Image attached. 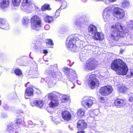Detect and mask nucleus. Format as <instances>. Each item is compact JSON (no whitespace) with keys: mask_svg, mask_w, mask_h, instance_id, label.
I'll return each mask as SVG.
<instances>
[{"mask_svg":"<svg viewBox=\"0 0 133 133\" xmlns=\"http://www.w3.org/2000/svg\"><path fill=\"white\" fill-rule=\"evenodd\" d=\"M15 127L14 126L13 124L12 123L8 126L7 128V130L10 133H14L13 132L14 129H15Z\"/></svg>","mask_w":133,"mask_h":133,"instance_id":"obj_29","label":"nucleus"},{"mask_svg":"<svg viewBox=\"0 0 133 133\" xmlns=\"http://www.w3.org/2000/svg\"><path fill=\"white\" fill-rule=\"evenodd\" d=\"M64 71L65 74L67 75L69 74V72H71L72 71L71 70H70L68 68H64Z\"/></svg>","mask_w":133,"mask_h":133,"instance_id":"obj_42","label":"nucleus"},{"mask_svg":"<svg viewBox=\"0 0 133 133\" xmlns=\"http://www.w3.org/2000/svg\"><path fill=\"white\" fill-rule=\"evenodd\" d=\"M77 133H84V132L83 131H78L77 132Z\"/></svg>","mask_w":133,"mask_h":133,"instance_id":"obj_52","label":"nucleus"},{"mask_svg":"<svg viewBox=\"0 0 133 133\" xmlns=\"http://www.w3.org/2000/svg\"><path fill=\"white\" fill-rule=\"evenodd\" d=\"M80 41L77 37L67 39L66 45L67 48L73 52H76L79 49L78 44Z\"/></svg>","mask_w":133,"mask_h":133,"instance_id":"obj_3","label":"nucleus"},{"mask_svg":"<svg viewBox=\"0 0 133 133\" xmlns=\"http://www.w3.org/2000/svg\"><path fill=\"white\" fill-rule=\"evenodd\" d=\"M69 127L70 130H73V128L72 127H71L70 125L69 126Z\"/></svg>","mask_w":133,"mask_h":133,"instance_id":"obj_53","label":"nucleus"},{"mask_svg":"<svg viewBox=\"0 0 133 133\" xmlns=\"http://www.w3.org/2000/svg\"><path fill=\"white\" fill-rule=\"evenodd\" d=\"M87 81L89 86L91 89H93L95 87H98L99 84L98 80L96 78V75L92 73L88 74Z\"/></svg>","mask_w":133,"mask_h":133,"instance_id":"obj_5","label":"nucleus"},{"mask_svg":"<svg viewBox=\"0 0 133 133\" xmlns=\"http://www.w3.org/2000/svg\"><path fill=\"white\" fill-rule=\"evenodd\" d=\"M33 89L30 87L28 88L26 90L25 94V97L26 99L28 98L27 96H31L33 95Z\"/></svg>","mask_w":133,"mask_h":133,"instance_id":"obj_21","label":"nucleus"},{"mask_svg":"<svg viewBox=\"0 0 133 133\" xmlns=\"http://www.w3.org/2000/svg\"><path fill=\"white\" fill-rule=\"evenodd\" d=\"M9 0H2L0 2V8L2 9H6L9 7Z\"/></svg>","mask_w":133,"mask_h":133,"instance_id":"obj_19","label":"nucleus"},{"mask_svg":"<svg viewBox=\"0 0 133 133\" xmlns=\"http://www.w3.org/2000/svg\"><path fill=\"white\" fill-rule=\"evenodd\" d=\"M1 103L2 102L0 100V105H1Z\"/></svg>","mask_w":133,"mask_h":133,"instance_id":"obj_59","label":"nucleus"},{"mask_svg":"<svg viewBox=\"0 0 133 133\" xmlns=\"http://www.w3.org/2000/svg\"><path fill=\"white\" fill-rule=\"evenodd\" d=\"M43 53L46 55L48 53V51L46 50H44L43 51Z\"/></svg>","mask_w":133,"mask_h":133,"instance_id":"obj_50","label":"nucleus"},{"mask_svg":"<svg viewBox=\"0 0 133 133\" xmlns=\"http://www.w3.org/2000/svg\"><path fill=\"white\" fill-rule=\"evenodd\" d=\"M58 104V100L56 99H52L49 104L50 107L51 108L55 107Z\"/></svg>","mask_w":133,"mask_h":133,"instance_id":"obj_24","label":"nucleus"},{"mask_svg":"<svg viewBox=\"0 0 133 133\" xmlns=\"http://www.w3.org/2000/svg\"><path fill=\"white\" fill-rule=\"evenodd\" d=\"M47 75H48L49 77L46 78V82L47 83L49 87H52L55 84V83H53L52 80L49 79V77L51 78L55 77L56 75L55 73L54 72L53 70H50L48 71Z\"/></svg>","mask_w":133,"mask_h":133,"instance_id":"obj_10","label":"nucleus"},{"mask_svg":"<svg viewBox=\"0 0 133 133\" xmlns=\"http://www.w3.org/2000/svg\"><path fill=\"white\" fill-rule=\"evenodd\" d=\"M59 95V93L55 92H53L48 94V98L51 100L52 99H56L57 97Z\"/></svg>","mask_w":133,"mask_h":133,"instance_id":"obj_22","label":"nucleus"},{"mask_svg":"<svg viewBox=\"0 0 133 133\" xmlns=\"http://www.w3.org/2000/svg\"><path fill=\"white\" fill-rule=\"evenodd\" d=\"M95 1H99V0H94Z\"/></svg>","mask_w":133,"mask_h":133,"instance_id":"obj_60","label":"nucleus"},{"mask_svg":"<svg viewBox=\"0 0 133 133\" xmlns=\"http://www.w3.org/2000/svg\"><path fill=\"white\" fill-rule=\"evenodd\" d=\"M31 52L30 53V54H31ZM30 57L31 58H32V59H33V58H32V57H31V56H30Z\"/></svg>","mask_w":133,"mask_h":133,"instance_id":"obj_61","label":"nucleus"},{"mask_svg":"<svg viewBox=\"0 0 133 133\" xmlns=\"http://www.w3.org/2000/svg\"><path fill=\"white\" fill-rule=\"evenodd\" d=\"M93 112L94 114L96 116L97 115L99 112V110L97 109H96L94 110Z\"/></svg>","mask_w":133,"mask_h":133,"instance_id":"obj_46","label":"nucleus"},{"mask_svg":"<svg viewBox=\"0 0 133 133\" xmlns=\"http://www.w3.org/2000/svg\"><path fill=\"white\" fill-rule=\"evenodd\" d=\"M72 73H73V75L74 77V79L75 78H77V75L75 71L74 70H73ZM72 74H70L69 76H68L67 77H68L69 80L70 82H71L73 84L72 80L73 78V76H72Z\"/></svg>","mask_w":133,"mask_h":133,"instance_id":"obj_28","label":"nucleus"},{"mask_svg":"<svg viewBox=\"0 0 133 133\" xmlns=\"http://www.w3.org/2000/svg\"><path fill=\"white\" fill-rule=\"evenodd\" d=\"M61 0H56V1H60Z\"/></svg>","mask_w":133,"mask_h":133,"instance_id":"obj_62","label":"nucleus"},{"mask_svg":"<svg viewBox=\"0 0 133 133\" xmlns=\"http://www.w3.org/2000/svg\"><path fill=\"white\" fill-rule=\"evenodd\" d=\"M46 45L48 47H50V46L54 45L51 39H48L46 40Z\"/></svg>","mask_w":133,"mask_h":133,"instance_id":"obj_37","label":"nucleus"},{"mask_svg":"<svg viewBox=\"0 0 133 133\" xmlns=\"http://www.w3.org/2000/svg\"><path fill=\"white\" fill-rule=\"evenodd\" d=\"M35 71L34 72V73L35 72H37V68H35Z\"/></svg>","mask_w":133,"mask_h":133,"instance_id":"obj_55","label":"nucleus"},{"mask_svg":"<svg viewBox=\"0 0 133 133\" xmlns=\"http://www.w3.org/2000/svg\"><path fill=\"white\" fill-rule=\"evenodd\" d=\"M92 38L96 40L102 41L104 38V36L102 33L98 32L97 31V32L93 35Z\"/></svg>","mask_w":133,"mask_h":133,"instance_id":"obj_17","label":"nucleus"},{"mask_svg":"<svg viewBox=\"0 0 133 133\" xmlns=\"http://www.w3.org/2000/svg\"><path fill=\"white\" fill-rule=\"evenodd\" d=\"M15 72L17 75L19 76L22 74L21 71L18 69H16L15 71Z\"/></svg>","mask_w":133,"mask_h":133,"instance_id":"obj_40","label":"nucleus"},{"mask_svg":"<svg viewBox=\"0 0 133 133\" xmlns=\"http://www.w3.org/2000/svg\"><path fill=\"white\" fill-rule=\"evenodd\" d=\"M74 25L75 27L78 29H80L82 26V24L80 19H78L75 21Z\"/></svg>","mask_w":133,"mask_h":133,"instance_id":"obj_26","label":"nucleus"},{"mask_svg":"<svg viewBox=\"0 0 133 133\" xmlns=\"http://www.w3.org/2000/svg\"><path fill=\"white\" fill-rule=\"evenodd\" d=\"M31 20L30 18L28 17H25L23 18L22 21V23L24 26H27L29 25L31 22Z\"/></svg>","mask_w":133,"mask_h":133,"instance_id":"obj_25","label":"nucleus"},{"mask_svg":"<svg viewBox=\"0 0 133 133\" xmlns=\"http://www.w3.org/2000/svg\"><path fill=\"white\" fill-rule=\"evenodd\" d=\"M18 59H17L16 61H18Z\"/></svg>","mask_w":133,"mask_h":133,"instance_id":"obj_64","label":"nucleus"},{"mask_svg":"<svg viewBox=\"0 0 133 133\" xmlns=\"http://www.w3.org/2000/svg\"><path fill=\"white\" fill-rule=\"evenodd\" d=\"M129 95H130L131 96L130 97L129 100L130 102H132L133 101V94L130 93Z\"/></svg>","mask_w":133,"mask_h":133,"instance_id":"obj_43","label":"nucleus"},{"mask_svg":"<svg viewBox=\"0 0 133 133\" xmlns=\"http://www.w3.org/2000/svg\"><path fill=\"white\" fill-rule=\"evenodd\" d=\"M21 0H12V3L14 6H17L19 5Z\"/></svg>","mask_w":133,"mask_h":133,"instance_id":"obj_33","label":"nucleus"},{"mask_svg":"<svg viewBox=\"0 0 133 133\" xmlns=\"http://www.w3.org/2000/svg\"><path fill=\"white\" fill-rule=\"evenodd\" d=\"M13 132L14 133H18L17 132H15L14 130Z\"/></svg>","mask_w":133,"mask_h":133,"instance_id":"obj_56","label":"nucleus"},{"mask_svg":"<svg viewBox=\"0 0 133 133\" xmlns=\"http://www.w3.org/2000/svg\"><path fill=\"white\" fill-rule=\"evenodd\" d=\"M7 108L6 109H4L5 110H6L8 109V106H7Z\"/></svg>","mask_w":133,"mask_h":133,"instance_id":"obj_57","label":"nucleus"},{"mask_svg":"<svg viewBox=\"0 0 133 133\" xmlns=\"http://www.w3.org/2000/svg\"><path fill=\"white\" fill-rule=\"evenodd\" d=\"M42 11H44L46 10H50L51 8H50L49 5L47 4H45L41 8Z\"/></svg>","mask_w":133,"mask_h":133,"instance_id":"obj_34","label":"nucleus"},{"mask_svg":"<svg viewBox=\"0 0 133 133\" xmlns=\"http://www.w3.org/2000/svg\"><path fill=\"white\" fill-rule=\"evenodd\" d=\"M121 4V6L122 8H127L129 7L130 4L128 1L124 0L122 2Z\"/></svg>","mask_w":133,"mask_h":133,"instance_id":"obj_27","label":"nucleus"},{"mask_svg":"<svg viewBox=\"0 0 133 133\" xmlns=\"http://www.w3.org/2000/svg\"><path fill=\"white\" fill-rule=\"evenodd\" d=\"M127 28L123 27L119 23H117L111 26V32L110 36V38L116 41L120 37H124L129 30H133V19L129 20L126 22Z\"/></svg>","mask_w":133,"mask_h":133,"instance_id":"obj_1","label":"nucleus"},{"mask_svg":"<svg viewBox=\"0 0 133 133\" xmlns=\"http://www.w3.org/2000/svg\"><path fill=\"white\" fill-rule=\"evenodd\" d=\"M97 64V61L93 58H90L86 61L83 68L86 71L94 70Z\"/></svg>","mask_w":133,"mask_h":133,"instance_id":"obj_7","label":"nucleus"},{"mask_svg":"<svg viewBox=\"0 0 133 133\" xmlns=\"http://www.w3.org/2000/svg\"><path fill=\"white\" fill-rule=\"evenodd\" d=\"M31 23V27L32 29L38 30L40 29L42 27V21L40 18L37 15L32 17Z\"/></svg>","mask_w":133,"mask_h":133,"instance_id":"obj_4","label":"nucleus"},{"mask_svg":"<svg viewBox=\"0 0 133 133\" xmlns=\"http://www.w3.org/2000/svg\"><path fill=\"white\" fill-rule=\"evenodd\" d=\"M22 122V121L20 119L17 120L16 122H14L12 123L14 126L15 127V129H17V127Z\"/></svg>","mask_w":133,"mask_h":133,"instance_id":"obj_35","label":"nucleus"},{"mask_svg":"<svg viewBox=\"0 0 133 133\" xmlns=\"http://www.w3.org/2000/svg\"><path fill=\"white\" fill-rule=\"evenodd\" d=\"M128 89L124 85H122L119 87L118 90L121 92H125L128 91Z\"/></svg>","mask_w":133,"mask_h":133,"instance_id":"obj_32","label":"nucleus"},{"mask_svg":"<svg viewBox=\"0 0 133 133\" xmlns=\"http://www.w3.org/2000/svg\"><path fill=\"white\" fill-rule=\"evenodd\" d=\"M62 115L63 119L66 121H70L71 119V114L67 111L65 110L62 111Z\"/></svg>","mask_w":133,"mask_h":133,"instance_id":"obj_16","label":"nucleus"},{"mask_svg":"<svg viewBox=\"0 0 133 133\" xmlns=\"http://www.w3.org/2000/svg\"><path fill=\"white\" fill-rule=\"evenodd\" d=\"M0 28L5 30L9 29L8 24L5 19L0 18Z\"/></svg>","mask_w":133,"mask_h":133,"instance_id":"obj_15","label":"nucleus"},{"mask_svg":"<svg viewBox=\"0 0 133 133\" xmlns=\"http://www.w3.org/2000/svg\"><path fill=\"white\" fill-rule=\"evenodd\" d=\"M17 113L18 114H19L20 115L21 114V115L23 114V113L22 110H21L20 111H17Z\"/></svg>","mask_w":133,"mask_h":133,"instance_id":"obj_48","label":"nucleus"},{"mask_svg":"<svg viewBox=\"0 0 133 133\" xmlns=\"http://www.w3.org/2000/svg\"><path fill=\"white\" fill-rule=\"evenodd\" d=\"M67 6L66 2L65 1H63L60 7V9H63L65 8Z\"/></svg>","mask_w":133,"mask_h":133,"instance_id":"obj_41","label":"nucleus"},{"mask_svg":"<svg viewBox=\"0 0 133 133\" xmlns=\"http://www.w3.org/2000/svg\"><path fill=\"white\" fill-rule=\"evenodd\" d=\"M60 12V10L59 9H58L56 10L55 15V16L56 17H57L59 16Z\"/></svg>","mask_w":133,"mask_h":133,"instance_id":"obj_45","label":"nucleus"},{"mask_svg":"<svg viewBox=\"0 0 133 133\" xmlns=\"http://www.w3.org/2000/svg\"><path fill=\"white\" fill-rule=\"evenodd\" d=\"M52 119L57 124L59 123L60 121V118L58 116H56L55 118L53 117Z\"/></svg>","mask_w":133,"mask_h":133,"instance_id":"obj_38","label":"nucleus"},{"mask_svg":"<svg viewBox=\"0 0 133 133\" xmlns=\"http://www.w3.org/2000/svg\"><path fill=\"white\" fill-rule=\"evenodd\" d=\"M30 104L32 106H35L39 108H41L43 107L44 103L42 100L37 99L31 101Z\"/></svg>","mask_w":133,"mask_h":133,"instance_id":"obj_14","label":"nucleus"},{"mask_svg":"<svg viewBox=\"0 0 133 133\" xmlns=\"http://www.w3.org/2000/svg\"><path fill=\"white\" fill-rule=\"evenodd\" d=\"M88 30V32L92 35L96 33L97 31L96 26L93 24H90L89 26Z\"/></svg>","mask_w":133,"mask_h":133,"instance_id":"obj_20","label":"nucleus"},{"mask_svg":"<svg viewBox=\"0 0 133 133\" xmlns=\"http://www.w3.org/2000/svg\"><path fill=\"white\" fill-rule=\"evenodd\" d=\"M130 78H133V72H131L130 74Z\"/></svg>","mask_w":133,"mask_h":133,"instance_id":"obj_51","label":"nucleus"},{"mask_svg":"<svg viewBox=\"0 0 133 133\" xmlns=\"http://www.w3.org/2000/svg\"><path fill=\"white\" fill-rule=\"evenodd\" d=\"M110 12L111 9L110 7H108L104 10L103 15L105 21L109 22L111 19Z\"/></svg>","mask_w":133,"mask_h":133,"instance_id":"obj_12","label":"nucleus"},{"mask_svg":"<svg viewBox=\"0 0 133 133\" xmlns=\"http://www.w3.org/2000/svg\"><path fill=\"white\" fill-rule=\"evenodd\" d=\"M77 126L79 130H83L86 128L87 124L84 120H79L77 122Z\"/></svg>","mask_w":133,"mask_h":133,"instance_id":"obj_18","label":"nucleus"},{"mask_svg":"<svg viewBox=\"0 0 133 133\" xmlns=\"http://www.w3.org/2000/svg\"><path fill=\"white\" fill-rule=\"evenodd\" d=\"M114 103L116 105L122 107L125 105L126 102L123 99H117L115 100Z\"/></svg>","mask_w":133,"mask_h":133,"instance_id":"obj_23","label":"nucleus"},{"mask_svg":"<svg viewBox=\"0 0 133 133\" xmlns=\"http://www.w3.org/2000/svg\"><path fill=\"white\" fill-rule=\"evenodd\" d=\"M130 131L131 133H133V126L131 127Z\"/></svg>","mask_w":133,"mask_h":133,"instance_id":"obj_49","label":"nucleus"},{"mask_svg":"<svg viewBox=\"0 0 133 133\" xmlns=\"http://www.w3.org/2000/svg\"><path fill=\"white\" fill-rule=\"evenodd\" d=\"M99 101L101 103H104L106 102L107 100L106 97H101L98 99Z\"/></svg>","mask_w":133,"mask_h":133,"instance_id":"obj_39","label":"nucleus"},{"mask_svg":"<svg viewBox=\"0 0 133 133\" xmlns=\"http://www.w3.org/2000/svg\"><path fill=\"white\" fill-rule=\"evenodd\" d=\"M46 72H48V70H46Z\"/></svg>","mask_w":133,"mask_h":133,"instance_id":"obj_63","label":"nucleus"},{"mask_svg":"<svg viewBox=\"0 0 133 133\" xmlns=\"http://www.w3.org/2000/svg\"><path fill=\"white\" fill-rule=\"evenodd\" d=\"M94 99V98L92 97L85 96L81 101V105L86 109L89 108L93 105Z\"/></svg>","mask_w":133,"mask_h":133,"instance_id":"obj_8","label":"nucleus"},{"mask_svg":"<svg viewBox=\"0 0 133 133\" xmlns=\"http://www.w3.org/2000/svg\"><path fill=\"white\" fill-rule=\"evenodd\" d=\"M124 51V50L123 49H121L120 50V52L121 54H122Z\"/></svg>","mask_w":133,"mask_h":133,"instance_id":"obj_54","label":"nucleus"},{"mask_svg":"<svg viewBox=\"0 0 133 133\" xmlns=\"http://www.w3.org/2000/svg\"><path fill=\"white\" fill-rule=\"evenodd\" d=\"M115 16L118 19H121L124 16V10L119 8H116L114 9Z\"/></svg>","mask_w":133,"mask_h":133,"instance_id":"obj_11","label":"nucleus"},{"mask_svg":"<svg viewBox=\"0 0 133 133\" xmlns=\"http://www.w3.org/2000/svg\"><path fill=\"white\" fill-rule=\"evenodd\" d=\"M28 83H26V84L25 85V86H26V87H27V85L28 84Z\"/></svg>","mask_w":133,"mask_h":133,"instance_id":"obj_58","label":"nucleus"},{"mask_svg":"<svg viewBox=\"0 0 133 133\" xmlns=\"http://www.w3.org/2000/svg\"><path fill=\"white\" fill-rule=\"evenodd\" d=\"M50 28V26L48 25H46L44 26V29L46 30H48Z\"/></svg>","mask_w":133,"mask_h":133,"instance_id":"obj_47","label":"nucleus"},{"mask_svg":"<svg viewBox=\"0 0 133 133\" xmlns=\"http://www.w3.org/2000/svg\"><path fill=\"white\" fill-rule=\"evenodd\" d=\"M77 113L79 117H81L84 115L85 110L83 108L79 109L77 110Z\"/></svg>","mask_w":133,"mask_h":133,"instance_id":"obj_30","label":"nucleus"},{"mask_svg":"<svg viewBox=\"0 0 133 133\" xmlns=\"http://www.w3.org/2000/svg\"><path fill=\"white\" fill-rule=\"evenodd\" d=\"M112 69L118 75H126L128 71V68L125 63L120 59H115L112 62Z\"/></svg>","mask_w":133,"mask_h":133,"instance_id":"obj_2","label":"nucleus"},{"mask_svg":"<svg viewBox=\"0 0 133 133\" xmlns=\"http://www.w3.org/2000/svg\"><path fill=\"white\" fill-rule=\"evenodd\" d=\"M44 17L45 21L49 23H51L53 20L52 17L48 15H45Z\"/></svg>","mask_w":133,"mask_h":133,"instance_id":"obj_31","label":"nucleus"},{"mask_svg":"<svg viewBox=\"0 0 133 133\" xmlns=\"http://www.w3.org/2000/svg\"><path fill=\"white\" fill-rule=\"evenodd\" d=\"M113 90V89L111 86L109 85L105 86L100 89L99 93L102 95L107 96L110 94Z\"/></svg>","mask_w":133,"mask_h":133,"instance_id":"obj_9","label":"nucleus"},{"mask_svg":"<svg viewBox=\"0 0 133 133\" xmlns=\"http://www.w3.org/2000/svg\"><path fill=\"white\" fill-rule=\"evenodd\" d=\"M21 7L22 9L26 10V12H31L33 10L34 7L37 9L38 8L35 6L33 2L31 0H23Z\"/></svg>","mask_w":133,"mask_h":133,"instance_id":"obj_6","label":"nucleus"},{"mask_svg":"<svg viewBox=\"0 0 133 133\" xmlns=\"http://www.w3.org/2000/svg\"><path fill=\"white\" fill-rule=\"evenodd\" d=\"M69 96L66 95H63L61 100L62 102L63 103L66 102L69 99Z\"/></svg>","mask_w":133,"mask_h":133,"instance_id":"obj_36","label":"nucleus"},{"mask_svg":"<svg viewBox=\"0 0 133 133\" xmlns=\"http://www.w3.org/2000/svg\"><path fill=\"white\" fill-rule=\"evenodd\" d=\"M93 48V46L90 45H87L85 47L84 51L81 52L79 54V58L81 61L84 62L85 60L86 56L85 54V52L88 51H90Z\"/></svg>","mask_w":133,"mask_h":133,"instance_id":"obj_13","label":"nucleus"},{"mask_svg":"<svg viewBox=\"0 0 133 133\" xmlns=\"http://www.w3.org/2000/svg\"><path fill=\"white\" fill-rule=\"evenodd\" d=\"M117 0H106L105 1V4H108L111 2H115Z\"/></svg>","mask_w":133,"mask_h":133,"instance_id":"obj_44","label":"nucleus"}]
</instances>
